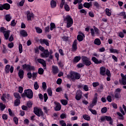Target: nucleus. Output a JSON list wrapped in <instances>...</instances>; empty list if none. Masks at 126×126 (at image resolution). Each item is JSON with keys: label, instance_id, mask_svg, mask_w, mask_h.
<instances>
[{"label": "nucleus", "instance_id": "6", "mask_svg": "<svg viewBox=\"0 0 126 126\" xmlns=\"http://www.w3.org/2000/svg\"><path fill=\"white\" fill-rule=\"evenodd\" d=\"M82 61L85 65H88L89 66L91 64V61H90V59L88 58L86 56H82L81 58Z\"/></svg>", "mask_w": 126, "mask_h": 126}, {"label": "nucleus", "instance_id": "33", "mask_svg": "<svg viewBox=\"0 0 126 126\" xmlns=\"http://www.w3.org/2000/svg\"><path fill=\"white\" fill-rule=\"evenodd\" d=\"M55 28H56V25L55 24V23H51L50 24V30L51 31H53V30H54V29H55Z\"/></svg>", "mask_w": 126, "mask_h": 126}, {"label": "nucleus", "instance_id": "62", "mask_svg": "<svg viewBox=\"0 0 126 126\" xmlns=\"http://www.w3.org/2000/svg\"><path fill=\"white\" fill-rule=\"evenodd\" d=\"M39 49L40 50V51H41V52H44V51H46L45 48L44 47H43L42 46H39Z\"/></svg>", "mask_w": 126, "mask_h": 126}, {"label": "nucleus", "instance_id": "53", "mask_svg": "<svg viewBox=\"0 0 126 126\" xmlns=\"http://www.w3.org/2000/svg\"><path fill=\"white\" fill-rule=\"evenodd\" d=\"M16 25V22H15V20H13L11 22V26L14 27Z\"/></svg>", "mask_w": 126, "mask_h": 126}, {"label": "nucleus", "instance_id": "29", "mask_svg": "<svg viewBox=\"0 0 126 126\" xmlns=\"http://www.w3.org/2000/svg\"><path fill=\"white\" fill-rule=\"evenodd\" d=\"M9 68H10V65L7 64L5 67V71L6 73H9Z\"/></svg>", "mask_w": 126, "mask_h": 126}, {"label": "nucleus", "instance_id": "11", "mask_svg": "<svg viewBox=\"0 0 126 126\" xmlns=\"http://www.w3.org/2000/svg\"><path fill=\"white\" fill-rule=\"evenodd\" d=\"M81 98H82V92L77 91L76 94L75 99H77V101H79Z\"/></svg>", "mask_w": 126, "mask_h": 126}, {"label": "nucleus", "instance_id": "24", "mask_svg": "<svg viewBox=\"0 0 126 126\" xmlns=\"http://www.w3.org/2000/svg\"><path fill=\"white\" fill-rule=\"evenodd\" d=\"M80 60H81V57L80 56H76L73 59V63H78Z\"/></svg>", "mask_w": 126, "mask_h": 126}, {"label": "nucleus", "instance_id": "36", "mask_svg": "<svg viewBox=\"0 0 126 126\" xmlns=\"http://www.w3.org/2000/svg\"><path fill=\"white\" fill-rule=\"evenodd\" d=\"M83 118L84 120H86V121H90V116L87 115H83Z\"/></svg>", "mask_w": 126, "mask_h": 126}, {"label": "nucleus", "instance_id": "50", "mask_svg": "<svg viewBox=\"0 0 126 126\" xmlns=\"http://www.w3.org/2000/svg\"><path fill=\"white\" fill-rule=\"evenodd\" d=\"M61 102L63 105H67V101L66 100L62 99L61 100Z\"/></svg>", "mask_w": 126, "mask_h": 126}, {"label": "nucleus", "instance_id": "45", "mask_svg": "<svg viewBox=\"0 0 126 126\" xmlns=\"http://www.w3.org/2000/svg\"><path fill=\"white\" fill-rule=\"evenodd\" d=\"M34 89L37 90L39 89V85H38V82H35L34 84Z\"/></svg>", "mask_w": 126, "mask_h": 126}, {"label": "nucleus", "instance_id": "34", "mask_svg": "<svg viewBox=\"0 0 126 126\" xmlns=\"http://www.w3.org/2000/svg\"><path fill=\"white\" fill-rule=\"evenodd\" d=\"M47 92L48 93V95L50 96H52L53 95V91H52V89L51 88H49L47 89Z\"/></svg>", "mask_w": 126, "mask_h": 126}, {"label": "nucleus", "instance_id": "23", "mask_svg": "<svg viewBox=\"0 0 126 126\" xmlns=\"http://www.w3.org/2000/svg\"><path fill=\"white\" fill-rule=\"evenodd\" d=\"M97 100H98V95L97 94H95L94 97L92 102L93 104L96 105V103H97Z\"/></svg>", "mask_w": 126, "mask_h": 126}, {"label": "nucleus", "instance_id": "64", "mask_svg": "<svg viewBox=\"0 0 126 126\" xmlns=\"http://www.w3.org/2000/svg\"><path fill=\"white\" fill-rule=\"evenodd\" d=\"M107 100L109 102H112V97L110 95H108L107 97Z\"/></svg>", "mask_w": 126, "mask_h": 126}, {"label": "nucleus", "instance_id": "5", "mask_svg": "<svg viewBox=\"0 0 126 126\" xmlns=\"http://www.w3.org/2000/svg\"><path fill=\"white\" fill-rule=\"evenodd\" d=\"M33 112L37 117H44V112L42 111V109H39L37 107H34Z\"/></svg>", "mask_w": 126, "mask_h": 126}, {"label": "nucleus", "instance_id": "51", "mask_svg": "<svg viewBox=\"0 0 126 126\" xmlns=\"http://www.w3.org/2000/svg\"><path fill=\"white\" fill-rule=\"evenodd\" d=\"M83 66H84V64L82 63H80L77 65L78 68H81V67H83Z\"/></svg>", "mask_w": 126, "mask_h": 126}, {"label": "nucleus", "instance_id": "3", "mask_svg": "<svg viewBox=\"0 0 126 126\" xmlns=\"http://www.w3.org/2000/svg\"><path fill=\"white\" fill-rule=\"evenodd\" d=\"M22 97L26 96L29 99H32L33 98V92L31 89L25 90L24 93L22 94Z\"/></svg>", "mask_w": 126, "mask_h": 126}, {"label": "nucleus", "instance_id": "4", "mask_svg": "<svg viewBox=\"0 0 126 126\" xmlns=\"http://www.w3.org/2000/svg\"><path fill=\"white\" fill-rule=\"evenodd\" d=\"M65 21L66 22V27L67 28H69L72 26L73 24V20L69 15H67L65 18Z\"/></svg>", "mask_w": 126, "mask_h": 126}, {"label": "nucleus", "instance_id": "9", "mask_svg": "<svg viewBox=\"0 0 126 126\" xmlns=\"http://www.w3.org/2000/svg\"><path fill=\"white\" fill-rule=\"evenodd\" d=\"M27 20L31 21L33 18H34V14L33 13L30 12V11H28L26 13Z\"/></svg>", "mask_w": 126, "mask_h": 126}, {"label": "nucleus", "instance_id": "10", "mask_svg": "<svg viewBox=\"0 0 126 126\" xmlns=\"http://www.w3.org/2000/svg\"><path fill=\"white\" fill-rule=\"evenodd\" d=\"M60 72V69H59V67L56 65H52V73L54 75L55 74H58Z\"/></svg>", "mask_w": 126, "mask_h": 126}, {"label": "nucleus", "instance_id": "43", "mask_svg": "<svg viewBox=\"0 0 126 126\" xmlns=\"http://www.w3.org/2000/svg\"><path fill=\"white\" fill-rule=\"evenodd\" d=\"M38 73L39 74L42 75L44 73V69L42 68H39L38 69Z\"/></svg>", "mask_w": 126, "mask_h": 126}, {"label": "nucleus", "instance_id": "28", "mask_svg": "<svg viewBox=\"0 0 126 126\" xmlns=\"http://www.w3.org/2000/svg\"><path fill=\"white\" fill-rule=\"evenodd\" d=\"M51 5L52 8H54V7H56V6H57V2H56V1L53 0H51Z\"/></svg>", "mask_w": 126, "mask_h": 126}, {"label": "nucleus", "instance_id": "2", "mask_svg": "<svg viewBox=\"0 0 126 126\" xmlns=\"http://www.w3.org/2000/svg\"><path fill=\"white\" fill-rule=\"evenodd\" d=\"M0 32L3 33L5 40H8L9 35L10 34V31H6V29L4 28V27H1L0 28Z\"/></svg>", "mask_w": 126, "mask_h": 126}, {"label": "nucleus", "instance_id": "7", "mask_svg": "<svg viewBox=\"0 0 126 126\" xmlns=\"http://www.w3.org/2000/svg\"><path fill=\"white\" fill-rule=\"evenodd\" d=\"M10 9V5L7 3H5L3 5H0V10H3L5 9L6 10H8Z\"/></svg>", "mask_w": 126, "mask_h": 126}, {"label": "nucleus", "instance_id": "60", "mask_svg": "<svg viewBox=\"0 0 126 126\" xmlns=\"http://www.w3.org/2000/svg\"><path fill=\"white\" fill-rule=\"evenodd\" d=\"M62 79L59 78V79H58L57 80V82H56V83H57V84H59V85H60L62 84Z\"/></svg>", "mask_w": 126, "mask_h": 126}, {"label": "nucleus", "instance_id": "49", "mask_svg": "<svg viewBox=\"0 0 126 126\" xmlns=\"http://www.w3.org/2000/svg\"><path fill=\"white\" fill-rule=\"evenodd\" d=\"M89 110L90 111V112H91L92 114H93V115H96L97 114V111H96V110H93L92 109H90Z\"/></svg>", "mask_w": 126, "mask_h": 126}, {"label": "nucleus", "instance_id": "30", "mask_svg": "<svg viewBox=\"0 0 126 126\" xmlns=\"http://www.w3.org/2000/svg\"><path fill=\"white\" fill-rule=\"evenodd\" d=\"M14 96L18 100H19V99H21V96H20V94L18 93H14Z\"/></svg>", "mask_w": 126, "mask_h": 126}, {"label": "nucleus", "instance_id": "17", "mask_svg": "<svg viewBox=\"0 0 126 126\" xmlns=\"http://www.w3.org/2000/svg\"><path fill=\"white\" fill-rule=\"evenodd\" d=\"M18 76L21 79H22L24 77V71L20 69L19 70Z\"/></svg>", "mask_w": 126, "mask_h": 126}, {"label": "nucleus", "instance_id": "12", "mask_svg": "<svg viewBox=\"0 0 126 126\" xmlns=\"http://www.w3.org/2000/svg\"><path fill=\"white\" fill-rule=\"evenodd\" d=\"M41 57L42 58H49V56H50V53H49V50H45L41 54Z\"/></svg>", "mask_w": 126, "mask_h": 126}, {"label": "nucleus", "instance_id": "14", "mask_svg": "<svg viewBox=\"0 0 126 126\" xmlns=\"http://www.w3.org/2000/svg\"><path fill=\"white\" fill-rule=\"evenodd\" d=\"M100 74L103 76L106 75V67L102 66L100 68Z\"/></svg>", "mask_w": 126, "mask_h": 126}, {"label": "nucleus", "instance_id": "48", "mask_svg": "<svg viewBox=\"0 0 126 126\" xmlns=\"http://www.w3.org/2000/svg\"><path fill=\"white\" fill-rule=\"evenodd\" d=\"M42 88L43 90H46V89H47V84H46V82L42 83Z\"/></svg>", "mask_w": 126, "mask_h": 126}, {"label": "nucleus", "instance_id": "31", "mask_svg": "<svg viewBox=\"0 0 126 126\" xmlns=\"http://www.w3.org/2000/svg\"><path fill=\"white\" fill-rule=\"evenodd\" d=\"M105 12L107 16H111V15H112V13H111V10H110V9L109 8H106L105 9Z\"/></svg>", "mask_w": 126, "mask_h": 126}, {"label": "nucleus", "instance_id": "18", "mask_svg": "<svg viewBox=\"0 0 126 126\" xmlns=\"http://www.w3.org/2000/svg\"><path fill=\"white\" fill-rule=\"evenodd\" d=\"M55 104L56 105V106L55 108V111H60L61 109H62L61 104L59 102H55Z\"/></svg>", "mask_w": 126, "mask_h": 126}, {"label": "nucleus", "instance_id": "55", "mask_svg": "<svg viewBox=\"0 0 126 126\" xmlns=\"http://www.w3.org/2000/svg\"><path fill=\"white\" fill-rule=\"evenodd\" d=\"M25 0H22L19 3L20 6H23Z\"/></svg>", "mask_w": 126, "mask_h": 126}, {"label": "nucleus", "instance_id": "54", "mask_svg": "<svg viewBox=\"0 0 126 126\" xmlns=\"http://www.w3.org/2000/svg\"><path fill=\"white\" fill-rule=\"evenodd\" d=\"M99 82L93 83V87H97V86H99Z\"/></svg>", "mask_w": 126, "mask_h": 126}, {"label": "nucleus", "instance_id": "61", "mask_svg": "<svg viewBox=\"0 0 126 126\" xmlns=\"http://www.w3.org/2000/svg\"><path fill=\"white\" fill-rule=\"evenodd\" d=\"M94 5L96 7V8H99V6H100V5L98 3L97 1L94 2Z\"/></svg>", "mask_w": 126, "mask_h": 126}, {"label": "nucleus", "instance_id": "41", "mask_svg": "<svg viewBox=\"0 0 126 126\" xmlns=\"http://www.w3.org/2000/svg\"><path fill=\"white\" fill-rule=\"evenodd\" d=\"M0 109L1 111H3L5 109V105L3 104L2 103H0Z\"/></svg>", "mask_w": 126, "mask_h": 126}, {"label": "nucleus", "instance_id": "25", "mask_svg": "<svg viewBox=\"0 0 126 126\" xmlns=\"http://www.w3.org/2000/svg\"><path fill=\"white\" fill-rule=\"evenodd\" d=\"M94 43L95 45H97V46H100L101 45V40L99 38H96L94 41Z\"/></svg>", "mask_w": 126, "mask_h": 126}, {"label": "nucleus", "instance_id": "38", "mask_svg": "<svg viewBox=\"0 0 126 126\" xmlns=\"http://www.w3.org/2000/svg\"><path fill=\"white\" fill-rule=\"evenodd\" d=\"M110 53H114V54H119V51L117 49H110L109 50Z\"/></svg>", "mask_w": 126, "mask_h": 126}, {"label": "nucleus", "instance_id": "21", "mask_svg": "<svg viewBox=\"0 0 126 126\" xmlns=\"http://www.w3.org/2000/svg\"><path fill=\"white\" fill-rule=\"evenodd\" d=\"M83 5L84 7H86V8H90V7L92 5V2H85Z\"/></svg>", "mask_w": 126, "mask_h": 126}, {"label": "nucleus", "instance_id": "19", "mask_svg": "<svg viewBox=\"0 0 126 126\" xmlns=\"http://www.w3.org/2000/svg\"><path fill=\"white\" fill-rule=\"evenodd\" d=\"M85 37L84 35V34H82V35L79 34L77 35V39L79 42H81L82 41H83L84 37Z\"/></svg>", "mask_w": 126, "mask_h": 126}, {"label": "nucleus", "instance_id": "52", "mask_svg": "<svg viewBox=\"0 0 126 126\" xmlns=\"http://www.w3.org/2000/svg\"><path fill=\"white\" fill-rule=\"evenodd\" d=\"M19 50L20 54H21V53H22V51H23V50H22V44H20L19 45Z\"/></svg>", "mask_w": 126, "mask_h": 126}, {"label": "nucleus", "instance_id": "59", "mask_svg": "<svg viewBox=\"0 0 126 126\" xmlns=\"http://www.w3.org/2000/svg\"><path fill=\"white\" fill-rule=\"evenodd\" d=\"M107 75V76H111V73L110 72V70L109 69L106 70V72H105V75Z\"/></svg>", "mask_w": 126, "mask_h": 126}, {"label": "nucleus", "instance_id": "16", "mask_svg": "<svg viewBox=\"0 0 126 126\" xmlns=\"http://www.w3.org/2000/svg\"><path fill=\"white\" fill-rule=\"evenodd\" d=\"M92 61H93V62H94V63L96 64L102 63V60H98V59L94 57L92 58Z\"/></svg>", "mask_w": 126, "mask_h": 126}, {"label": "nucleus", "instance_id": "8", "mask_svg": "<svg viewBox=\"0 0 126 126\" xmlns=\"http://www.w3.org/2000/svg\"><path fill=\"white\" fill-rule=\"evenodd\" d=\"M122 79L119 80L120 84L126 85V77L123 73L121 74Z\"/></svg>", "mask_w": 126, "mask_h": 126}, {"label": "nucleus", "instance_id": "47", "mask_svg": "<svg viewBox=\"0 0 126 126\" xmlns=\"http://www.w3.org/2000/svg\"><path fill=\"white\" fill-rule=\"evenodd\" d=\"M5 98H6V94H3L1 98L2 101H3V102H5Z\"/></svg>", "mask_w": 126, "mask_h": 126}, {"label": "nucleus", "instance_id": "40", "mask_svg": "<svg viewBox=\"0 0 126 126\" xmlns=\"http://www.w3.org/2000/svg\"><path fill=\"white\" fill-rule=\"evenodd\" d=\"M59 124L61 126H66V124H65V122L63 120L60 121Z\"/></svg>", "mask_w": 126, "mask_h": 126}, {"label": "nucleus", "instance_id": "63", "mask_svg": "<svg viewBox=\"0 0 126 126\" xmlns=\"http://www.w3.org/2000/svg\"><path fill=\"white\" fill-rule=\"evenodd\" d=\"M100 121L99 122H100V123H102V122H105V120H106V116L105 117H101L100 118Z\"/></svg>", "mask_w": 126, "mask_h": 126}, {"label": "nucleus", "instance_id": "37", "mask_svg": "<svg viewBox=\"0 0 126 126\" xmlns=\"http://www.w3.org/2000/svg\"><path fill=\"white\" fill-rule=\"evenodd\" d=\"M117 115L119 117V120H124V116H123V114H122V113H121L120 112H117Z\"/></svg>", "mask_w": 126, "mask_h": 126}, {"label": "nucleus", "instance_id": "44", "mask_svg": "<svg viewBox=\"0 0 126 126\" xmlns=\"http://www.w3.org/2000/svg\"><path fill=\"white\" fill-rule=\"evenodd\" d=\"M107 111H108V109L106 107H104L101 109V113H102V114H105V113H107Z\"/></svg>", "mask_w": 126, "mask_h": 126}, {"label": "nucleus", "instance_id": "46", "mask_svg": "<svg viewBox=\"0 0 126 126\" xmlns=\"http://www.w3.org/2000/svg\"><path fill=\"white\" fill-rule=\"evenodd\" d=\"M65 10H66V11H69V6H68V5L65 4L64 6Z\"/></svg>", "mask_w": 126, "mask_h": 126}, {"label": "nucleus", "instance_id": "56", "mask_svg": "<svg viewBox=\"0 0 126 126\" xmlns=\"http://www.w3.org/2000/svg\"><path fill=\"white\" fill-rule=\"evenodd\" d=\"M13 121L16 124V125H18V119L16 117L13 118Z\"/></svg>", "mask_w": 126, "mask_h": 126}, {"label": "nucleus", "instance_id": "13", "mask_svg": "<svg viewBox=\"0 0 126 126\" xmlns=\"http://www.w3.org/2000/svg\"><path fill=\"white\" fill-rule=\"evenodd\" d=\"M77 50V40L75 39L72 46V52H75Z\"/></svg>", "mask_w": 126, "mask_h": 126}, {"label": "nucleus", "instance_id": "57", "mask_svg": "<svg viewBox=\"0 0 126 126\" xmlns=\"http://www.w3.org/2000/svg\"><path fill=\"white\" fill-rule=\"evenodd\" d=\"M37 74H38V73L33 72L32 73V77L33 79H36V77H37Z\"/></svg>", "mask_w": 126, "mask_h": 126}, {"label": "nucleus", "instance_id": "22", "mask_svg": "<svg viewBox=\"0 0 126 126\" xmlns=\"http://www.w3.org/2000/svg\"><path fill=\"white\" fill-rule=\"evenodd\" d=\"M20 33L23 36V37H27V36H28L27 32L24 30L21 31Z\"/></svg>", "mask_w": 126, "mask_h": 126}, {"label": "nucleus", "instance_id": "1", "mask_svg": "<svg viewBox=\"0 0 126 126\" xmlns=\"http://www.w3.org/2000/svg\"><path fill=\"white\" fill-rule=\"evenodd\" d=\"M67 77L68 78V79H70V80H71L72 81H75V80L80 79L81 75H80L79 73L71 71L70 72L69 74L67 75Z\"/></svg>", "mask_w": 126, "mask_h": 126}, {"label": "nucleus", "instance_id": "32", "mask_svg": "<svg viewBox=\"0 0 126 126\" xmlns=\"http://www.w3.org/2000/svg\"><path fill=\"white\" fill-rule=\"evenodd\" d=\"M5 18L6 21L9 22L11 20V16H10V14H7L5 15Z\"/></svg>", "mask_w": 126, "mask_h": 126}, {"label": "nucleus", "instance_id": "15", "mask_svg": "<svg viewBox=\"0 0 126 126\" xmlns=\"http://www.w3.org/2000/svg\"><path fill=\"white\" fill-rule=\"evenodd\" d=\"M37 62L38 63H41V64H42L44 67H46V66H47V63H46V61H45L44 60L42 59H37Z\"/></svg>", "mask_w": 126, "mask_h": 126}, {"label": "nucleus", "instance_id": "27", "mask_svg": "<svg viewBox=\"0 0 126 126\" xmlns=\"http://www.w3.org/2000/svg\"><path fill=\"white\" fill-rule=\"evenodd\" d=\"M23 69H26V70H28L29 71V69H30V65L25 64L23 65Z\"/></svg>", "mask_w": 126, "mask_h": 126}, {"label": "nucleus", "instance_id": "42", "mask_svg": "<svg viewBox=\"0 0 126 126\" xmlns=\"http://www.w3.org/2000/svg\"><path fill=\"white\" fill-rule=\"evenodd\" d=\"M35 30L37 33H42V32H43V31L42 30V29H41V28L39 27H35Z\"/></svg>", "mask_w": 126, "mask_h": 126}, {"label": "nucleus", "instance_id": "58", "mask_svg": "<svg viewBox=\"0 0 126 126\" xmlns=\"http://www.w3.org/2000/svg\"><path fill=\"white\" fill-rule=\"evenodd\" d=\"M80 12H81V13H84L85 15H86V14L87 13V12H86V10L84 9L80 10Z\"/></svg>", "mask_w": 126, "mask_h": 126}, {"label": "nucleus", "instance_id": "39", "mask_svg": "<svg viewBox=\"0 0 126 126\" xmlns=\"http://www.w3.org/2000/svg\"><path fill=\"white\" fill-rule=\"evenodd\" d=\"M20 104V100L16 99L14 101L15 106H19Z\"/></svg>", "mask_w": 126, "mask_h": 126}, {"label": "nucleus", "instance_id": "26", "mask_svg": "<svg viewBox=\"0 0 126 126\" xmlns=\"http://www.w3.org/2000/svg\"><path fill=\"white\" fill-rule=\"evenodd\" d=\"M105 120L107 121L108 122H110L109 124L110 125H112L113 124V120H112V117L110 116H105Z\"/></svg>", "mask_w": 126, "mask_h": 126}, {"label": "nucleus", "instance_id": "35", "mask_svg": "<svg viewBox=\"0 0 126 126\" xmlns=\"http://www.w3.org/2000/svg\"><path fill=\"white\" fill-rule=\"evenodd\" d=\"M115 97L116 99H119V98H121V94L120 93L115 92Z\"/></svg>", "mask_w": 126, "mask_h": 126}, {"label": "nucleus", "instance_id": "20", "mask_svg": "<svg viewBox=\"0 0 126 126\" xmlns=\"http://www.w3.org/2000/svg\"><path fill=\"white\" fill-rule=\"evenodd\" d=\"M40 43L41 44H46V45L48 47L50 46V44L49 43V40H48V39H41Z\"/></svg>", "mask_w": 126, "mask_h": 126}]
</instances>
